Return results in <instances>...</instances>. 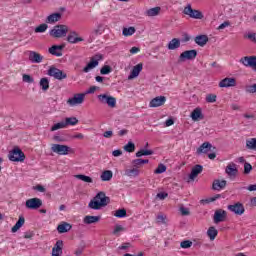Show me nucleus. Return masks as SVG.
Wrapping results in <instances>:
<instances>
[{
	"mask_svg": "<svg viewBox=\"0 0 256 256\" xmlns=\"http://www.w3.org/2000/svg\"><path fill=\"white\" fill-rule=\"evenodd\" d=\"M109 205V197L105 195V192H99L96 196L89 202L88 207L99 211L101 207H107Z\"/></svg>",
	"mask_w": 256,
	"mask_h": 256,
	"instance_id": "nucleus-1",
	"label": "nucleus"
},
{
	"mask_svg": "<svg viewBox=\"0 0 256 256\" xmlns=\"http://www.w3.org/2000/svg\"><path fill=\"white\" fill-rule=\"evenodd\" d=\"M99 103L102 105H107L110 109H115L117 107V98L111 96L110 94L103 93L97 96Z\"/></svg>",
	"mask_w": 256,
	"mask_h": 256,
	"instance_id": "nucleus-2",
	"label": "nucleus"
},
{
	"mask_svg": "<svg viewBox=\"0 0 256 256\" xmlns=\"http://www.w3.org/2000/svg\"><path fill=\"white\" fill-rule=\"evenodd\" d=\"M52 153H56V155H69V153H75V150L65 144H52L51 145Z\"/></svg>",
	"mask_w": 256,
	"mask_h": 256,
	"instance_id": "nucleus-3",
	"label": "nucleus"
},
{
	"mask_svg": "<svg viewBox=\"0 0 256 256\" xmlns=\"http://www.w3.org/2000/svg\"><path fill=\"white\" fill-rule=\"evenodd\" d=\"M8 159L13 163H23L25 161V153L16 147L9 152Z\"/></svg>",
	"mask_w": 256,
	"mask_h": 256,
	"instance_id": "nucleus-4",
	"label": "nucleus"
},
{
	"mask_svg": "<svg viewBox=\"0 0 256 256\" xmlns=\"http://www.w3.org/2000/svg\"><path fill=\"white\" fill-rule=\"evenodd\" d=\"M85 93H76L66 101L68 107H79L85 103Z\"/></svg>",
	"mask_w": 256,
	"mask_h": 256,
	"instance_id": "nucleus-5",
	"label": "nucleus"
},
{
	"mask_svg": "<svg viewBox=\"0 0 256 256\" xmlns=\"http://www.w3.org/2000/svg\"><path fill=\"white\" fill-rule=\"evenodd\" d=\"M69 33V27L66 25H57L54 26L52 30H50L51 37H55L56 39H61V37H65Z\"/></svg>",
	"mask_w": 256,
	"mask_h": 256,
	"instance_id": "nucleus-6",
	"label": "nucleus"
},
{
	"mask_svg": "<svg viewBox=\"0 0 256 256\" xmlns=\"http://www.w3.org/2000/svg\"><path fill=\"white\" fill-rule=\"evenodd\" d=\"M103 60V55L96 54L91 59L90 62L86 65V67L83 68L84 73H89V71H93L95 67L99 66V61Z\"/></svg>",
	"mask_w": 256,
	"mask_h": 256,
	"instance_id": "nucleus-7",
	"label": "nucleus"
},
{
	"mask_svg": "<svg viewBox=\"0 0 256 256\" xmlns=\"http://www.w3.org/2000/svg\"><path fill=\"white\" fill-rule=\"evenodd\" d=\"M184 15H189L191 19H203V13L199 10H195L191 7V4H188L184 10Z\"/></svg>",
	"mask_w": 256,
	"mask_h": 256,
	"instance_id": "nucleus-8",
	"label": "nucleus"
},
{
	"mask_svg": "<svg viewBox=\"0 0 256 256\" xmlns=\"http://www.w3.org/2000/svg\"><path fill=\"white\" fill-rule=\"evenodd\" d=\"M197 58V50H186L179 56V62L185 63V61H193Z\"/></svg>",
	"mask_w": 256,
	"mask_h": 256,
	"instance_id": "nucleus-9",
	"label": "nucleus"
},
{
	"mask_svg": "<svg viewBox=\"0 0 256 256\" xmlns=\"http://www.w3.org/2000/svg\"><path fill=\"white\" fill-rule=\"evenodd\" d=\"M42 205L43 201L40 198H30L26 200L25 203L26 209H30L32 211H36V209H39Z\"/></svg>",
	"mask_w": 256,
	"mask_h": 256,
	"instance_id": "nucleus-10",
	"label": "nucleus"
},
{
	"mask_svg": "<svg viewBox=\"0 0 256 256\" xmlns=\"http://www.w3.org/2000/svg\"><path fill=\"white\" fill-rule=\"evenodd\" d=\"M218 86L220 87V89H229L231 87H237V79L233 77H226L219 82Z\"/></svg>",
	"mask_w": 256,
	"mask_h": 256,
	"instance_id": "nucleus-11",
	"label": "nucleus"
},
{
	"mask_svg": "<svg viewBox=\"0 0 256 256\" xmlns=\"http://www.w3.org/2000/svg\"><path fill=\"white\" fill-rule=\"evenodd\" d=\"M49 77H53L54 79H58V81H61L63 79H67V74L63 71L59 70V68L51 67L48 70Z\"/></svg>",
	"mask_w": 256,
	"mask_h": 256,
	"instance_id": "nucleus-12",
	"label": "nucleus"
},
{
	"mask_svg": "<svg viewBox=\"0 0 256 256\" xmlns=\"http://www.w3.org/2000/svg\"><path fill=\"white\" fill-rule=\"evenodd\" d=\"M240 63L244 65V67H252L256 71V56H245L240 59Z\"/></svg>",
	"mask_w": 256,
	"mask_h": 256,
	"instance_id": "nucleus-13",
	"label": "nucleus"
},
{
	"mask_svg": "<svg viewBox=\"0 0 256 256\" xmlns=\"http://www.w3.org/2000/svg\"><path fill=\"white\" fill-rule=\"evenodd\" d=\"M166 102L167 98L165 96H157L149 102V107H162V105H165Z\"/></svg>",
	"mask_w": 256,
	"mask_h": 256,
	"instance_id": "nucleus-14",
	"label": "nucleus"
},
{
	"mask_svg": "<svg viewBox=\"0 0 256 256\" xmlns=\"http://www.w3.org/2000/svg\"><path fill=\"white\" fill-rule=\"evenodd\" d=\"M67 41L72 45H76V43H81L84 39L76 31H71L67 36Z\"/></svg>",
	"mask_w": 256,
	"mask_h": 256,
	"instance_id": "nucleus-15",
	"label": "nucleus"
},
{
	"mask_svg": "<svg viewBox=\"0 0 256 256\" xmlns=\"http://www.w3.org/2000/svg\"><path fill=\"white\" fill-rule=\"evenodd\" d=\"M51 256H63V240L56 241L52 248Z\"/></svg>",
	"mask_w": 256,
	"mask_h": 256,
	"instance_id": "nucleus-16",
	"label": "nucleus"
},
{
	"mask_svg": "<svg viewBox=\"0 0 256 256\" xmlns=\"http://www.w3.org/2000/svg\"><path fill=\"white\" fill-rule=\"evenodd\" d=\"M228 209L232 213H235V215H243L245 213V207L239 202L234 205H229Z\"/></svg>",
	"mask_w": 256,
	"mask_h": 256,
	"instance_id": "nucleus-17",
	"label": "nucleus"
},
{
	"mask_svg": "<svg viewBox=\"0 0 256 256\" xmlns=\"http://www.w3.org/2000/svg\"><path fill=\"white\" fill-rule=\"evenodd\" d=\"M141 71H143V63H138L132 68L128 76V79L129 80L137 79V76L140 75Z\"/></svg>",
	"mask_w": 256,
	"mask_h": 256,
	"instance_id": "nucleus-18",
	"label": "nucleus"
},
{
	"mask_svg": "<svg viewBox=\"0 0 256 256\" xmlns=\"http://www.w3.org/2000/svg\"><path fill=\"white\" fill-rule=\"evenodd\" d=\"M48 53H50V55H54L55 57H62L63 45H53L48 49Z\"/></svg>",
	"mask_w": 256,
	"mask_h": 256,
	"instance_id": "nucleus-19",
	"label": "nucleus"
},
{
	"mask_svg": "<svg viewBox=\"0 0 256 256\" xmlns=\"http://www.w3.org/2000/svg\"><path fill=\"white\" fill-rule=\"evenodd\" d=\"M28 59H29V61H31V63H42L43 62V56L35 51L28 52Z\"/></svg>",
	"mask_w": 256,
	"mask_h": 256,
	"instance_id": "nucleus-20",
	"label": "nucleus"
},
{
	"mask_svg": "<svg viewBox=\"0 0 256 256\" xmlns=\"http://www.w3.org/2000/svg\"><path fill=\"white\" fill-rule=\"evenodd\" d=\"M227 217V212L225 210H216L214 213V223H221L225 221Z\"/></svg>",
	"mask_w": 256,
	"mask_h": 256,
	"instance_id": "nucleus-21",
	"label": "nucleus"
},
{
	"mask_svg": "<svg viewBox=\"0 0 256 256\" xmlns=\"http://www.w3.org/2000/svg\"><path fill=\"white\" fill-rule=\"evenodd\" d=\"M200 173H203V166L195 165L192 168L191 173L189 175L190 181H195V179H197V177L200 175Z\"/></svg>",
	"mask_w": 256,
	"mask_h": 256,
	"instance_id": "nucleus-22",
	"label": "nucleus"
},
{
	"mask_svg": "<svg viewBox=\"0 0 256 256\" xmlns=\"http://www.w3.org/2000/svg\"><path fill=\"white\" fill-rule=\"evenodd\" d=\"M225 187H227L226 180H214L212 184V189H214V191H223Z\"/></svg>",
	"mask_w": 256,
	"mask_h": 256,
	"instance_id": "nucleus-23",
	"label": "nucleus"
},
{
	"mask_svg": "<svg viewBox=\"0 0 256 256\" xmlns=\"http://www.w3.org/2000/svg\"><path fill=\"white\" fill-rule=\"evenodd\" d=\"M194 42L196 45H199V47H205L209 42V37L207 35H198L194 38Z\"/></svg>",
	"mask_w": 256,
	"mask_h": 256,
	"instance_id": "nucleus-24",
	"label": "nucleus"
},
{
	"mask_svg": "<svg viewBox=\"0 0 256 256\" xmlns=\"http://www.w3.org/2000/svg\"><path fill=\"white\" fill-rule=\"evenodd\" d=\"M179 47H181V40L179 38H173L167 45L169 51H175L176 49H179Z\"/></svg>",
	"mask_w": 256,
	"mask_h": 256,
	"instance_id": "nucleus-25",
	"label": "nucleus"
},
{
	"mask_svg": "<svg viewBox=\"0 0 256 256\" xmlns=\"http://www.w3.org/2000/svg\"><path fill=\"white\" fill-rule=\"evenodd\" d=\"M225 173L228 174L230 177H237V173H239V170L237 169V165L235 164H228Z\"/></svg>",
	"mask_w": 256,
	"mask_h": 256,
	"instance_id": "nucleus-26",
	"label": "nucleus"
},
{
	"mask_svg": "<svg viewBox=\"0 0 256 256\" xmlns=\"http://www.w3.org/2000/svg\"><path fill=\"white\" fill-rule=\"evenodd\" d=\"M213 148V145L209 142H204L196 151L197 155H202V153H209L211 149Z\"/></svg>",
	"mask_w": 256,
	"mask_h": 256,
	"instance_id": "nucleus-27",
	"label": "nucleus"
},
{
	"mask_svg": "<svg viewBox=\"0 0 256 256\" xmlns=\"http://www.w3.org/2000/svg\"><path fill=\"white\" fill-rule=\"evenodd\" d=\"M57 21H61V13L56 12L52 13L46 18V23L53 25V23H57Z\"/></svg>",
	"mask_w": 256,
	"mask_h": 256,
	"instance_id": "nucleus-28",
	"label": "nucleus"
},
{
	"mask_svg": "<svg viewBox=\"0 0 256 256\" xmlns=\"http://www.w3.org/2000/svg\"><path fill=\"white\" fill-rule=\"evenodd\" d=\"M100 220H101L100 216L87 215L83 218V223L85 225H93V223H99Z\"/></svg>",
	"mask_w": 256,
	"mask_h": 256,
	"instance_id": "nucleus-29",
	"label": "nucleus"
},
{
	"mask_svg": "<svg viewBox=\"0 0 256 256\" xmlns=\"http://www.w3.org/2000/svg\"><path fill=\"white\" fill-rule=\"evenodd\" d=\"M161 13V7L150 8L144 12L146 17H157Z\"/></svg>",
	"mask_w": 256,
	"mask_h": 256,
	"instance_id": "nucleus-30",
	"label": "nucleus"
},
{
	"mask_svg": "<svg viewBox=\"0 0 256 256\" xmlns=\"http://www.w3.org/2000/svg\"><path fill=\"white\" fill-rule=\"evenodd\" d=\"M141 171L138 168H130L125 170L126 177H130V179H135V177H139Z\"/></svg>",
	"mask_w": 256,
	"mask_h": 256,
	"instance_id": "nucleus-31",
	"label": "nucleus"
},
{
	"mask_svg": "<svg viewBox=\"0 0 256 256\" xmlns=\"http://www.w3.org/2000/svg\"><path fill=\"white\" fill-rule=\"evenodd\" d=\"M190 117L192 121H199V119H203V111L201 108L197 107L192 111Z\"/></svg>",
	"mask_w": 256,
	"mask_h": 256,
	"instance_id": "nucleus-32",
	"label": "nucleus"
},
{
	"mask_svg": "<svg viewBox=\"0 0 256 256\" xmlns=\"http://www.w3.org/2000/svg\"><path fill=\"white\" fill-rule=\"evenodd\" d=\"M73 226L67 222H62L60 225L57 227L58 233H67L68 231H71Z\"/></svg>",
	"mask_w": 256,
	"mask_h": 256,
	"instance_id": "nucleus-33",
	"label": "nucleus"
},
{
	"mask_svg": "<svg viewBox=\"0 0 256 256\" xmlns=\"http://www.w3.org/2000/svg\"><path fill=\"white\" fill-rule=\"evenodd\" d=\"M25 225V218L20 216L16 224L12 227V233H17Z\"/></svg>",
	"mask_w": 256,
	"mask_h": 256,
	"instance_id": "nucleus-34",
	"label": "nucleus"
},
{
	"mask_svg": "<svg viewBox=\"0 0 256 256\" xmlns=\"http://www.w3.org/2000/svg\"><path fill=\"white\" fill-rule=\"evenodd\" d=\"M49 83L50 80L47 77L41 78L40 82H39V87L40 89L45 93L47 91H49Z\"/></svg>",
	"mask_w": 256,
	"mask_h": 256,
	"instance_id": "nucleus-35",
	"label": "nucleus"
},
{
	"mask_svg": "<svg viewBox=\"0 0 256 256\" xmlns=\"http://www.w3.org/2000/svg\"><path fill=\"white\" fill-rule=\"evenodd\" d=\"M101 181H111L113 179V171L105 170L100 175Z\"/></svg>",
	"mask_w": 256,
	"mask_h": 256,
	"instance_id": "nucleus-36",
	"label": "nucleus"
},
{
	"mask_svg": "<svg viewBox=\"0 0 256 256\" xmlns=\"http://www.w3.org/2000/svg\"><path fill=\"white\" fill-rule=\"evenodd\" d=\"M207 235L210 239V241H215V239L217 238V235H219V231H217L215 229V227L211 226L208 230H207Z\"/></svg>",
	"mask_w": 256,
	"mask_h": 256,
	"instance_id": "nucleus-37",
	"label": "nucleus"
},
{
	"mask_svg": "<svg viewBox=\"0 0 256 256\" xmlns=\"http://www.w3.org/2000/svg\"><path fill=\"white\" fill-rule=\"evenodd\" d=\"M77 123H79L77 117H67L64 120V124L66 125V127H69V125L73 127L77 125Z\"/></svg>",
	"mask_w": 256,
	"mask_h": 256,
	"instance_id": "nucleus-38",
	"label": "nucleus"
},
{
	"mask_svg": "<svg viewBox=\"0 0 256 256\" xmlns=\"http://www.w3.org/2000/svg\"><path fill=\"white\" fill-rule=\"evenodd\" d=\"M75 179H79V181H83V183H93V178L83 174L75 175Z\"/></svg>",
	"mask_w": 256,
	"mask_h": 256,
	"instance_id": "nucleus-39",
	"label": "nucleus"
},
{
	"mask_svg": "<svg viewBox=\"0 0 256 256\" xmlns=\"http://www.w3.org/2000/svg\"><path fill=\"white\" fill-rule=\"evenodd\" d=\"M135 27L133 26H130L128 28H123L122 30V35L124 37H131V35H135Z\"/></svg>",
	"mask_w": 256,
	"mask_h": 256,
	"instance_id": "nucleus-40",
	"label": "nucleus"
},
{
	"mask_svg": "<svg viewBox=\"0 0 256 256\" xmlns=\"http://www.w3.org/2000/svg\"><path fill=\"white\" fill-rule=\"evenodd\" d=\"M246 147L251 151H256V138H250L246 140Z\"/></svg>",
	"mask_w": 256,
	"mask_h": 256,
	"instance_id": "nucleus-41",
	"label": "nucleus"
},
{
	"mask_svg": "<svg viewBox=\"0 0 256 256\" xmlns=\"http://www.w3.org/2000/svg\"><path fill=\"white\" fill-rule=\"evenodd\" d=\"M59 129H67V126L65 125V121L62 120L61 122H58L56 124H54L50 131H59Z\"/></svg>",
	"mask_w": 256,
	"mask_h": 256,
	"instance_id": "nucleus-42",
	"label": "nucleus"
},
{
	"mask_svg": "<svg viewBox=\"0 0 256 256\" xmlns=\"http://www.w3.org/2000/svg\"><path fill=\"white\" fill-rule=\"evenodd\" d=\"M147 155H153V150L141 149L136 153V157H143Z\"/></svg>",
	"mask_w": 256,
	"mask_h": 256,
	"instance_id": "nucleus-43",
	"label": "nucleus"
},
{
	"mask_svg": "<svg viewBox=\"0 0 256 256\" xmlns=\"http://www.w3.org/2000/svg\"><path fill=\"white\" fill-rule=\"evenodd\" d=\"M47 29H49V26L45 23L40 24L39 26H37L34 31L35 33H45V31H47Z\"/></svg>",
	"mask_w": 256,
	"mask_h": 256,
	"instance_id": "nucleus-44",
	"label": "nucleus"
},
{
	"mask_svg": "<svg viewBox=\"0 0 256 256\" xmlns=\"http://www.w3.org/2000/svg\"><path fill=\"white\" fill-rule=\"evenodd\" d=\"M245 91L249 93L250 95H254L256 93V83L249 84L245 86Z\"/></svg>",
	"mask_w": 256,
	"mask_h": 256,
	"instance_id": "nucleus-45",
	"label": "nucleus"
},
{
	"mask_svg": "<svg viewBox=\"0 0 256 256\" xmlns=\"http://www.w3.org/2000/svg\"><path fill=\"white\" fill-rule=\"evenodd\" d=\"M182 249H191L193 247V242L191 240H184L180 243Z\"/></svg>",
	"mask_w": 256,
	"mask_h": 256,
	"instance_id": "nucleus-46",
	"label": "nucleus"
},
{
	"mask_svg": "<svg viewBox=\"0 0 256 256\" xmlns=\"http://www.w3.org/2000/svg\"><path fill=\"white\" fill-rule=\"evenodd\" d=\"M124 151H126L127 153H133V151H135V144L133 142H128L124 146Z\"/></svg>",
	"mask_w": 256,
	"mask_h": 256,
	"instance_id": "nucleus-47",
	"label": "nucleus"
},
{
	"mask_svg": "<svg viewBox=\"0 0 256 256\" xmlns=\"http://www.w3.org/2000/svg\"><path fill=\"white\" fill-rule=\"evenodd\" d=\"M167 171V166L164 164H159L158 167L155 169L154 173L156 175H161V173H165Z\"/></svg>",
	"mask_w": 256,
	"mask_h": 256,
	"instance_id": "nucleus-48",
	"label": "nucleus"
},
{
	"mask_svg": "<svg viewBox=\"0 0 256 256\" xmlns=\"http://www.w3.org/2000/svg\"><path fill=\"white\" fill-rule=\"evenodd\" d=\"M115 217L119 219H123V217H127V210L126 209H119L114 214Z\"/></svg>",
	"mask_w": 256,
	"mask_h": 256,
	"instance_id": "nucleus-49",
	"label": "nucleus"
},
{
	"mask_svg": "<svg viewBox=\"0 0 256 256\" xmlns=\"http://www.w3.org/2000/svg\"><path fill=\"white\" fill-rule=\"evenodd\" d=\"M157 223L165 224V221H167V215L160 213L156 216Z\"/></svg>",
	"mask_w": 256,
	"mask_h": 256,
	"instance_id": "nucleus-50",
	"label": "nucleus"
},
{
	"mask_svg": "<svg viewBox=\"0 0 256 256\" xmlns=\"http://www.w3.org/2000/svg\"><path fill=\"white\" fill-rule=\"evenodd\" d=\"M101 75H109L111 73V66L105 65L100 69Z\"/></svg>",
	"mask_w": 256,
	"mask_h": 256,
	"instance_id": "nucleus-51",
	"label": "nucleus"
},
{
	"mask_svg": "<svg viewBox=\"0 0 256 256\" xmlns=\"http://www.w3.org/2000/svg\"><path fill=\"white\" fill-rule=\"evenodd\" d=\"M122 231H125V228H123V226L117 224V225L114 227L113 235H120V234L122 233Z\"/></svg>",
	"mask_w": 256,
	"mask_h": 256,
	"instance_id": "nucleus-52",
	"label": "nucleus"
},
{
	"mask_svg": "<svg viewBox=\"0 0 256 256\" xmlns=\"http://www.w3.org/2000/svg\"><path fill=\"white\" fill-rule=\"evenodd\" d=\"M22 80L24 83H34L35 81V79H33L29 74H23Z\"/></svg>",
	"mask_w": 256,
	"mask_h": 256,
	"instance_id": "nucleus-53",
	"label": "nucleus"
},
{
	"mask_svg": "<svg viewBox=\"0 0 256 256\" xmlns=\"http://www.w3.org/2000/svg\"><path fill=\"white\" fill-rule=\"evenodd\" d=\"M215 101H217V95H215V94H208L206 96V102L207 103H215Z\"/></svg>",
	"mask_w": 256,
	"mask_h": 256,
	"instance_id": "nucleus-54",
	"label": "nucleus"
},
{
	"mask_svg": "<svg viewBox=\"0 0 256 256\" xmlns=\"http://www.w3.org/2000/svg\"><path fill=\"white\" fill-rule=\"evenodd\" d=\"M147 163H149V160H147V159L144 160V159L139 158V159L133 160L134 165H145Z\"/></svg>",
	"mask_w": 256,
	"mask_h": 256,
	"instance_id": "nucleus-55",
	"label": "nucleus"
},
{
	"mask_svg": "<svg viewBox=\"0 0 256 256\" xmlns=\"http://www.w3.org/2000/svg\"><path fill=\"white\" fill-rule=\"evenodd\" d=\"M252 170H253V166H251L248 162H245V164H244V173L246 175H249V173H251Z\"/></svg>",
	"mask_w": 256,
	"mask_h": 256,
	"instance_id": "nucleus-56",
	"label": "nucleus"
},
{
	"mask_svg": "<svg viewBox=\"0 0 256 256\" xmlns=\"http://www.w3.org/2000/svg\"><path fill=\"white\" fill-rule=\"evenodd\" d=\"M95 91H99V87L97 86H91L85 93V95H91L95 93Z\"/></svg>",
	"mask_w": 256,
	"mask_h": 256,
	"instance_id": "nucleus-57",
	"label": "nucleus"
},
{
	"mask_svg": "<svg viewBox=\"0 0 256 256\" xmlns=\"http://www.w3.org/2000/svg\"><path fill=\"white\" fill-rule=\"evenodd\" d=\"M246 38L252 41L253 43H256V33H253V32L248 33L246 35Z\"/></svg>",
	"mask_w": 256,
	"mask_h": 256,
	"instance_id": "nucleus-58",
	"label": "nucleus"
},
{
	"mask_svg": "<svg viewBox=\"0 0 256 256\" xmlns=\"http://www.w3.org/2000/svg\"><path fill=\"white\" fill-rule=\"evenodd\" d=\"M167 197H169V194H167V192H160L157 194V198L160 199V201L167 199Z\"/></svg>",
	"mask_w": 256,
	"mask_h": 256,
	"instance_id": "nucleus-59",
	"label": "nucleus"
},
{
	"mask_svg": "<svg viewBox=\"0 0 256 256\" xmlns=\"http://www.w3.org/2000/svg\"><path fill=\"white\" fill-rule=\"evenodd\" d=\"M101 26H98L96 29H94L92 32H91V35L93 37H95V35H101Z\"/></svg>",
	"mask_w": 256,
	"mask_h": 256,
	"instance_id": "nucleus-60",
	"label": "nucleus"
},
{
	"mask_svg": "<svg viewBox=\"0 0 256 256\" xmlns=\"http://www.w3.org/2000/svg\"><path fill=\"white\" fill-rule=\"evenodd\" d=\"M141 51V48L140 47H132L130 49V53L131 55H137V53H139Z\"/></svg>",
	"mask_w": 256,
	"mask_h": 256,
	"instance_id": "nucleus-61",
	"label": "nucleus"
},
{
	"mask_svg": "<svg viewBox=\"0 0 256 256\" xmlns=\"http://www.w3.org/2000/svg\"><path fill=\"white\" fill-rule=\"evenodd\" d=\"M103 137H105V139H111V137H113V131L109 130L104 132Z\"/></svg>",
	"mask_w": 256,
	"mask_h": 256,
	"instance_id": "nucleus-62",
	"label": "nucleus"
},
{
	"mask_svg": "<svg viewBox=\"0 0 256 256\" xmlns=\"http://www.w3.org/2000/svg\"><path fill=\"white\" fill-rule=\"evenodd\" d=\"M181 215H189V208L180 207Z\"/></svg>",
	"mask_w": 256,
	"mask_h": 256,
	"instance_id": "nucleus-63",
	"label": "nucleus"
},
{
	"mask_svg": "<svg viewBox=\"0 0 256 256\" xmlns=\"http://www.w3.org/2000/svg\"><path fill=\"white\" fill-rule=\"evenodd\" d=\"M247 191H256V184H251L248 187H245Z\"/></svg>",
	"mask_w": 256,
	"mask_h": 256,
	"instance_id": "nucleus-64",
	"label": "nucleus"
}]
</instances>
